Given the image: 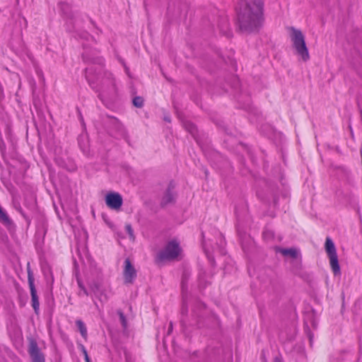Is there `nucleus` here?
<instances>
[{"label":"nucleus","mask_w":362,"mask_h":362,"mask_svg":"<svg viewBox=\"0 0 362 362\" xmlns=\"http://www.w3.org/2000/svg\"><path fill=\"white\" fill-rule=\"evenodd\" d=\"M83 59L86 62L90 63L86 69V78L90 86L97 91L107 90L110 93L116 91L115 81L110 72L104 69V59L96 55L91 57L88 50L83 53Z\"/></svg>","instance_id":"obj_1"},{"label":"nucleus","mask_w":362,"mask_h":362,"mask_svg":"<svg viewBox=\"0 0 362 362\" xmlns=\"http://www.w3.org/2000/svg\"><path fill=\"white\" fill-rule=\"evenodd\" d=\"M236 11L241 30L252 32L261 26L263 20L262 0H238Z\"/></svg>","instance_id":"obj_2"},{"label":"nucleus","mask_w":362,"mask_h":362,"mask_svg":"<svg viewBox=\"0 0 362 362\" xmlns=\"http://www.w3.org/2000/svg\"><path fill=\"white\" fill-rule=\"evenodd\" d=\"M288 31L296 54L300 57L303 62L308 61L310 54L303 33L300 30L294 27L288 28Z\"/></svg>","instance_id":"obj_3"},{"label":"nucleus","mask_w":362,"mask_h":362,"mask_svg":"<svg viewBox=\"0 0 362 362\" xmlns=\"http://www.w3.org/2000/svg\"><path fill=\"white\" fill-rule=\"evenodd\" d=\"M122 274L124 284H132L136 279L137 271L130 257H127L124 261Z\"/></svg>","instance_id":"obj_4"},{"label":"nucleus","mask_w":362,"mask_h":362,"mask_svg":"<svg viewBox=\"0 0 362 362\" xmlns=\"http://www.w3.org/2000/svg\"><path fill=\"white\" fill-rule=\"evenodd\" d=\"M105 204L108 208L119 211L122 206L123 199L118 192H110L105 195Z\"/></svg>","instance_id":"obj_5"},{"label":"nucleus","mask_w":362,"mask_h":362,"mask_svg":"<svg viewBox=\"0 0 362 362\" xmlns=\"http://www.w3.org/2000/svg\"><path fill=\"white\" fill-rule=\"evenodd\" d=\"M181 250H160L156 256L158 263L177 260L181 255Z\"/></svg>","instance_id":"obj_6"},{"label":"nucleus","mask_w":362,"mask_h":362,"mask_svg":"<svg viewBox=\"0 0 362 362\" xmlns=\"http://www.w3.org/2000/svg\"><path fill=\"white\" fill-rule=\"evenodd\" d=\"M28 283H29L30 294H31V298H32V305H33V308L35 310V313H37V310H39L40 303H39L38 297L37 295V291H36L35 284H34V279L30 272H28Z\"/></svg>","instance_id":"obj_7"},{"label":"nucleus","mask_w":362,"mask_h":362,"mask_svg":"<svg viewBox=\"0 0 362 362\" xmlns=\"http://www.w3.org/2000/svg\"><path fill=\"white\" fill-rule=\"evenodd\" d=\"M327 257L329 260V264L334 275L340 274V267L339 264L338 256L336 250H327Z\"/></svg>","instance_id":"obj_8"},{"label":"nucleus","mask_w":362,"mask_h":362,"mask_svg":"<svg viewBox=\"0 0 362 362\" xmlns=\"http://www.w3.org/2000/svg\"><path fill=\"white\" fill-rule=\"evenodd\" d=\"M29 354L32 358L33 362H45V358L37 344L34 341L31 342L29 346Z\"/></svg>","instance_id":"obj_9"},{"label":"nucleus","mask_w":362,"mask_h":362,"mask_svg":"<svg viewBox=\"0 0 362 362\" xmlns=\"http://www.w3.org/2000/svg\"><path fill=\"white\" fill-rule=\"evenodd\" d=\"M281 255L286 258V259H290L291 261H295L298 262L300 259V250H279Z\"/></svg>","instance_id":"obj_10"},{"label":"nucleus","mask_w":362,"mask_h":362,"mask_svg":"<svg viewBox=\"0 0 362 362\" xmlns=\"http://www.w3.org/2000/svg\"><path fill=\"white\" fill-rule=\"evenodd\" d=\"M90 288L95 296L98 298L100 300H103L102 296H103L104 290L102 288L101 285L99 283H94L90 286Z\"/></svg>","instance_id":"obj_11"},{"label":"nucleus","mask_w":362,"mask_h":362,"mask_svg":"<svg viewBox=\"0 0 362 362\" xmlns=\"http://www.w3.org/2000/svg\"><path fill=\"white\" fill-rule=\"evenodd\" d=\"M77 256L83 264H91V260L88 255V250H76Z\"/></svg>","instance_id":"obj_12"},{"label":"nucleus","mask_w":362,"mask_h":362,"mask_svg":"<svg viewBox=\"0 0 362 362\" xmlns=\"http://www.w3.org/2000/svg\"><path fill=\"white\" fill-rule=\"evenodd\" d=\"M174 195L170 189H168L162 199V204L166 205L174 201Z\"/></svg>","instance_id":"obj_13"},{"label":"nucleus","mask_w":362,"mask_h":362,"mask_svg":"<svg viewBox=\"0 0 362 362\" xmlns=\"http://www.w3.org/2000/svg\"><path fill=\"white\" fill-rule=\"evenodd\" d=\"M76 326L78 327L81 336L84 338H87V329L85 324L81 320H76Z\"/></svg>","instance_id":"obj_14"},{"label":"nucleus","mask_w":362,"mask_h":362,"mask_svg":"<svg viewBox=\"0 0 362 362\" xmlns=\"http://www.w3.org/2000/svg\"><path fill=\"white\" fill-rule=\"evenodd\" d=\"M185 128L187 131H188L193 136L195 135L197 132V128L194 124L190 122H186L184 123Z\"/></svg>","instance_id":"obj_15"},{"label":"nucleus","mask_w":362,"mask_h":362,"mask_svg":"<svg viewBox=\"0 0 362 362\" xmlns=\"http://www.w3.org/2000/svg\"><path fill=\"white\" fill-rule=\"evenodd\" d=\"M165 249H180V242L177 239L173 238L170 240L165 247Z\"/></svg>","instance_id":"obj_16"},{"label":"nucleus","mask_w":362,"mask_h":362,"mask_svg":"<svg viewBox=\"0 0 362 362\" xmlns=\"http://www.w3.org/2000/svg\"><path fill=\"white\" fill-rule=\"evenodd\" d=\"M274 231L269 229H265L263 232V238L269 241L274 238Z\"/></svg>","instance_id":"obj_17"},{"label":"nucleus","mask_w":362,"mask_h":362,"mask_svg":"<svg viewBox=\"0 0 362 362\" xmlns=\"http://www.w3.org/2000/svg\"><path fill=\"white\" fill-rule=\"evenodd\" d=\"M133 104L136 107H141L144 105V100L141 97H135L133 99Z\"/></svg>","instance_id":"obj_18"},{"label":"nucleus","mask_w":362,"mask_h":362,"mask_svg":"<svg viewBox=\"0 0 362 362\" xmlns=\"http://www.w3.org/2000/svg\"><path fill=\"white\" fill-rule=\"evenodd\" d=\"M325 249H334V244L330 238H326Z\"/></svg>","instance_id":"obj_19"},{"label":"nucleus","mask_w":362,"mask_h":362,"mask_svg":"<svg viewBox=\"0 0 362 362\" xmlns=\"http://www.w3.org/2000/svg\"><path fill=\"white\" fill-rule=\"evenodd\" d=\"M118 314L119 315V320H120V322L122 323V327L124 328H126V327H127V320H126L124 315L123 314V313L121 310L118 311Z\"/></svg>","instance_id":"obj_20"},{"label":"nucleus","mask_w":362,"mask_h":362,"mask_svg":"<svg viewBox=\"0 0 362 362\" xmlns=\"http://www.w3.org/2000/svg\"><path fill=\"white\" fill-rule=\"evenodd\" d=\"M125 228H126V230H127V232L128 233V234L129 235L130 239L134 240V234H133V230H132L131 226L130 225H127L125 226Z\"/></svg>","instance_id":"obj_21"},{"label":"nucleus","mask_w":362,"mask_h":362,"mask_svg":"<svg viewBox=\"0 0 362 362\" xmlns=\"http://www.w3.org/2000/svg\"><path fill=\"white\" fill-rule=\"evenodd\" d=\"M81 349L84 355L86 362H90V359L88 355L87 351L83 346H81Z\"/></svg>","instance_id":"obj_22"},{"label":"nucleus","mask_w":362,"mask_h":362,"mask_svg":"<svg viewBox=\"0 0 362 362\" xmlns=\"http://www.w3.org/2000/svg\"><path fill=\"white\" fill-rule=\"evenodd\" d=\"M78 284L79 287L81 288V290L84 293V294L88 296V293L87 290L86 289V288L81 284V283L79 281H78Z\"/></svg>","instance_id":"obj_23"},{"label":"nucleus","mask_w":362,"mask_h":362,"mask_svg":"<svg viewBox=\"0 0 362 362\" xmlns=\"http://www.w3.org/2000/svg\"><path fill=\"white\" fill-rule=\"evenodd\" d=\"M223 34L226 35L227 37H230V30H226V31H223Z\"/></svg>","instance_id":"obj_24"},{"label":"nucleus","mask_w":362,"mask_h":362,"mask_svg":"<svg viewBox=\"0 0 362 362\" xmlns=\"http://www.w3.org/2000/svg\"><path fill=\"white\" fill-rule=\"evenodd\" d=\"M197 307H198L199 308H200V309H201V308H204V307H205V305H204L203 303H199V304L197 305Z\"/></svg>","instance_id":"obj_25"},{"label":"nucleus","mask_w":362,"mask_h":362,"mask_svg":"<svg viewBox=\"0 0 362 362\" xmlns=\"http://www.w3.org/2000/svg\"><path fill=\"white\" fill-rule=\"evenodd\" d=\"M211 250H205L206 255L208 257V258H210V252Z\"/></svg>","instance_id":"obj_26"},{"label":"nucleus","mask_w":362,"mask_h":362,"mask_svg":"<svg viewBox=\"0 0 362 362\" xmlns=\"http://www.w3.org/2000/svg\"><path fill=\"white\" fill-rule=\"evenodd\" d=\"M172 328H173V325H172V323H170V324L169 330H168V333H170L172 331Z\"/></svg>","instance_id":"obj_27"},{"label":"nucleus","mask_w":362,"mask_h":362,"mask_svg":"<svg viewBox=\"0 0 362 362\" xmlns=\"http://www.w3.org/2000/svg\"><path fill=\"white\" fill-rule=\"evenodd\" d=\"M182 291H184V289H185V283H184V281H182Z\"/></svg>","instance_id":"obj_28"},{"label":"nucleus","mask_w":362,"mask_h":362,"mask_svg":"<svg viewBox=\"0 0 362 362\" xmlns=\"http://www.w3.org/2000/svg\"><path fill=\"white\" fill-rule=\"evenodd\" d=\"M186 312L185 307L183 306L182 308V313L184 314Z\"/></svg>","instance_id":"obj_29"},{"label":"nucleus","mask_w":362,"mask_h":362,"mask_svg":"<svg viewBox=\"0 0 362 362\" xmlns=\"http://www.w3.org/2000/svg\"><path fill=\"white\" fill-rule=\"evenodd\" d=\"M193 313L194 315H197L195 310H193Z\"/></svg>","instance_id":"obj_30"},{"label":"nucleus","mask_w":362,"mask_h":362,"mask_svg":"<svg viewBox=\"0 0 362 362\" xmlns=\"http://www.w3.org/2000/svg\"><path fill=\"white\" fill-rule=\"evenodd\" d=\"M275 362H281L280 360H276Z\"/></svg>","instance_id":"obj_31"}]
</instances>
